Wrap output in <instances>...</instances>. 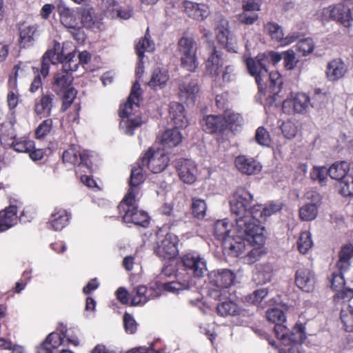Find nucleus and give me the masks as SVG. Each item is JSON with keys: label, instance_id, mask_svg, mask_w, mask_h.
I'll use <instances>...</instances> for the list:
<instances>
[{"label": "nucleus", "instance_id": "nucleus-1", "mask_svg": "<svg viewBox=\"0 0 353 353\" xmlns=\"http://www.w3.org/2000/svg\"><path fill=\"white\" fill-rule=\"evenodd\" d=\"M283 59V53L269 52L255 59L245 58L244 61L249 73L255 78L260 98L265 106H276L277 97L281 90L283 79L278 72H268L270 63L276 65Z\"/></svg>", "mask_w": 353, "mask_h": 353}, {"label": "nucleus", "instance_id": "nucleus-2", "mask_svg": "<svg viewBox=\"0 0 353 353\" xmlns=\"http://www.w3.org/2000/svg\"><path fill=\"white\" fill-rule=\"evenodd\" d=\"M253 195L245 188L239 187L234 193L230 201V210L232 214L236 216V229L240 234L248 232L251 229L255 233L254 239L257 243H262V225L259 220L254 219L252 213Z\"/></svg>", "mask_w": 353, "mask_h": 353}, {"label": "nucleus", "instance_id": "nucleus-3", "mask_svg": "<svg viewBox=\"0 0 353 353\" xmlns=\"http://www.w3.org/2000/svg\"><path fill=\"white\" fill-rule=\"evenodd\" d=\"M171 275V270L163 269L159 276V280L151 283L148 289L145 285H139L131 292V305L133 306L142 305L149 300L159 297L164 291L172 293H179L181 290H188L192 285L188 278L183 279L181 275L177 276V281L164 282L162 280L167 276Z\"/></svg>", "mask_w": 353, "mask_h": 353}, {"label": "nucleus", "instance_id": "nucleus-4", "mask_svg": "<svg viewBox=\"0 0 353 353\" xmlns=\"http://www.w3.org/2000/svg\"><path fill=\"white\" fill-rule=\"evenodd\" d=\"M141 92L139 83L135 81L131 90L128 101L121 107L119 116L121 119L119 127L121 130L127 135H132L134 129L141 126L143 123L139 117H132L134 106L139 107Z\"/></svg>", "mask_w": 353, "mask_h": 353}, {"label": "nucleus", "instance_id": "nucleus-5", "mask_svg": "<svg viewBox=\"0 0 353 353\" xmlns=\"http://www.w3.org/2000/svg\"><path fill=\"white\" fill-rule=\"evenodd\" d=\"M228 221L226 219L219 220L214 224V234L218 239L223 241L224 248L228 250V254L239 256L245 249V243L236 229V223L232 230L228 229Z\"/></svg>", "mask_w": 353, "mask_h": 353}, {"label": "nucleus", "instance_id": "nucleus-6", "mask_svg": "<svg viewBox=\"0 0 353 353\" xmlns=\"http://www.w3.org/2000/svg\"><path fill=\"white\" fill-rule=\"evenodd\" d=\"M267 319L275 324L274 333L279 341L283 343L290 341H301L305 338V327L302 324L296 325L292 331L283 325L286 316L283 310L274 307L266 312Z\"/></svg>", "mask_w": 353, "mask_h": 353}, {"label": "nucleus", "instance_id": "nucleus-7", "mask_svg": "<svg viewBox=\"0 0 353 353\" xmlns=\"http://www.w3.org/2000/svg\"><path fill=\"white\" fill-rule=\"evenodd\" d=\"M170 117L175 128L167 130L162 134L161 142L166 148L176 147L181 143L183 136L179 128H185L188 125L184 107L179 103L172 102L170 104Z\"/></svg>", "mask_w": 353, "mask_h": 353}, {"label": "nucleus", "instance_id": "nucleus-8", "mask_svg": "<svg viewBox=\"0 0 353 353\" xmlns=\"http://www.w3.org/2000/svg\"><path fill=\"white\" fill-rule=\"evenodd\" d=\"M138 197L125 196L118 205L120 213L124 212L123 221L128 224L146 227L149 223L148 214L137 208Z\"/></svg>", "mask_w": 353, "mask_h": 353}, {"label": "nucleus", "instance_id": "nucleus-9", "mask_svg": "<svg viewBox=\"0 0 353 353\" xmlns=\"http://www.w3.org/2000/svg\"><path fill=\"white\" fill-rule=\"evenodd\" d=\"M181 260L187 273L185 275L181 273L177 274L175 281H177L178 275H181L183 279L188 278L192 283V285L188 288L190 289L194 285V283L190 274H191L196 277H203L208 272L207 261L204 257L196 252L186 253L181 257Z\"/></svg>", "mask_w": 353, "mask_h": 353}, {"label": "nucleus", "instance_id": "nucleus-10", "mask_svg": "<svg viewBox=\"0 0 353 353\" xmlns=\"http://www.w3.org/2000/svg\"><path fill=\"white\" fill-rule=\"evenodd\" d=\"M234 272L228 269L210 272L209 295L214 299H220L223 294L227 293V288L234 283Z\"/></svg>", "mask_w": 353, "mask_h": 353}, {"label": "nucleus", "instance_id": "nucleus-11", "mask_svg": "<svg viewBox=\"0 0 353 353\" xmlns=\"http://www.w3.org/2000/svg\"><path fill=\"white\" fill-rule=\"evenodd\" d=\"M57 11L60 21L79 43H82L85 39V34L79 26L77 18L78 13L73 9L68 8L65 3L60 1L57 4Z\"/></svg>", "mask_w": 353, "mask_h": 353}, {"label": "nucleus", "instance_id": "nucleus-12", "mask_svg": "<svg viewBox=\"0 0 353 353\" xmlns=\"http://www.w3.org/2000/svg\"><path fill=\"white\" fill-rule=\"evenodd\" d=\"M196 50V43L192 37L183 36L179 40L178 51L181 65L190 72H194L199 65Z\"/></svg>", "mask_w": 353, "mask_h": 353}, {"label": "nucleus", "instance_id": "nucleus-13", "mask_svg": "<svg viewBox=\"0 0 353 353\" xmlns=\"http://www.w3.org/2000/svg\"><path fill=\"white\" fill-rule=\"evenodd\" d=\"M61 49L59 43H54L53 49L47 50L43 56L41 69H36L34 72L36 76L32 81L30 91L32 93L36 92L42 87L41 76L45 78L48 75L50 66L51 64H55L59 61V50Z\"/></svg>", "mask_w": 353, "mask_h": 353}, {"label": "nucleus", "instance_id": "nucleus-14", "mask_svg": "<svg viewBox=\"0 0 353 353\" xmlns=\"http://www.w3.org/2000/svg\"><path fill=\"white\" fill-rule=\"evenodd\" d=\"M319 104L315 101L310 102V97L305 93L292 94L283 101L282 108L285 113L291 114L297 113L303 114L306 113L310 107L317 108Z\"/></svg>", "mask_w": 353, "mask_h": 353}, {"label": "nucleus", "instance_id": "nucleus-15", "mask_svg": "<svg viewBox=\"0 0 353 353\" xmlns=\"http://www.w3.org/2000/svg\"><path fill=\"white\" fill-rule=\"evenodd\" d=\"M64 339L68 344L77 346L79 344V340L75 336H68L65 332H52L46 340L37 349V353H53L52 351L64 343Z\"/></svg>", "mask_w": 353, "mask_h": 353}, {"label": "nucleus", "instance_id": "nucleus-16", "mask_svg": "<svg viewBox=\"0 0 353 353\" xmlns=\"http://www.w3.org/2000/svg\"><path fill=\"white\" fill-rule=\"evenodd\" d=\"M169 157L163 150L149 149L141 159V164L153 173L163 171L168 164Z\"/></svg>", "mask_w": 353, "mask_h": 353}, {"label": "nucleus", "instance_id": "nucleus-17", "mask_svg": "<svg viewBox=\"0 0 353 353\" xmlns=\"http://www.w3.org/2000/svg\"><path fill=\"white\" fill-rule=\"evenodd\" d=\"M264 227L262 225L261 235L263 238L262 243H259L255 241L254 235L255 232L254 230L251 229V230L248 232H245V234H240L243 235V240L245 243V249L243 252V253L250 247H252L253 248L248 252V254L244 257V261L245 263L248 264H252L258 261L262 254H263V245L265 243V236L263 234Z\"/></svg>", "mask_w": 353, "mask_h": 353}, {"label": "nucleus", "instance_id": "nucleus-18", "mask_svg": "<svg viewBox=\"0 0 353 353\" xmlns=\"http://www.w3.org/2000/svg\"><path fill=\"white\" fill-rule=\"evenodd\" d=\"M92 155L88 151L80 152L77 147L71 146L65 150L62 154L63 163L71 165H78L85 167L90 170L92 166L91 158Z\"/></svg>", "mask_w": 353, "mask_h": 353}, {"label": "nucleus", "instance_id": "nucleus-19", "mask_svg": "<svg viewBox=\"0 0 353 353\" xmlns=\"http://www.w3.org/2000/svg\"><path fill=\"white\" fill-rule=\"evenodd\" d=\"M350 4H353V0H350L347 4L339 3L330 6L325 12L333 20L340 22L345 27H348L352 20Z\"/></svg>", "mask_w": 353, "mask_h": 353}, {"label": "nucleus", "instance_id": "nucleus-20", "mask_svg": "<svg viewBox=\"0 0 353 353\" xmlns=\"http://www.w3.org/2000/svg\"><path fill=\"white\" fill-rule=\"evenodd\" d=\"M175 167L180 179L183 183L192 184L196 181L198 172L194 161L191 159H181L176 162Z\"/></svg>", "mask_w": 353, "mask_h": 353}, {"label": "nucleus", "instance_id": "nucleus-21", "mask_svg": "<svg viewBox=\"0 0 353 353\" xmlns=\"http://www.w3.org/2000/svg\"><path fill=\"white\" fill-rule=\"evenodd\" d=\"M178 237L172 233L166 234L155 250L156 254L162 259H172L178 254Z\"/></svg>", "mask_w": 353, "mask_h": 353}, {"label": "nucleus", "instance_id": "nucleus-22", "mask_svg": "<svg viewBox=\"0 0 353 353\" xmlns=\"http://www.w3.org/2000/svg\"><path fill=\"white\" fill-rule=\"evenodd\" d=\"M208 53L205 61L206 73L212 77L217 78L223 65V53L213 45H209Z\"/></svg>", "mask_w": 353, "mask_h": 353}, {"label": "nucleus", "instance_id": "nucleus-23", "mask_svg": "<svg viewBox=\"0 0 353 353\" xmlns=\"http://www.w3.org/2000/svg\"><path fill=\"white\" fill-rule=\"evenodd\" d=\"M254 331L259 336L268 341L269 344L276 350H277L278 353H301L300 350L301 345L299 343H302L305 339V338L301 341H292L289 343H283L281 341H279L280 344L278 345L275 341L270 340L268 334H266L263 330L256 329Z\"/></svg>", "mask_w": 353, "mask_h": 353}, {"label": "nucleus", "instance_id": "nucleus-24", "mask_svg": "<svg viewBox=\"0 0 353 353\" xmlns=\"http://www.w3.org/2000/svg\"><path fill=\"white\" fill-rule=\"evenodd\" d=\"M295 283L301 290L310 292L314 288L315 274L307 268H301L297 270L295 274Z\"/></svg>", "mask_w": 353, "mask_h": 353}, {"label": "nucleus", "instance_id": "nucleus-25", "mask_svg": "<svg viewBox=\"0 0 353 353\" xmlns=\"http://www.w3.org/2000/svg\"><path fill=\"white\" fill-rule=\"evenodd\" d=\"M235 166L243 174L252 175L259 173L262 166L261 163L252 157L240 155L235 159Z\"/></svg>", "mask_w": 353, "mask_h": 353}, {"label": "nucleus", "instance_id": "nucleus-26", "mask_svg": "<svg viewBox=\"0 0 353 353\" xmlns=\"http://www.w3.org/2000/svg\"><path fill=\"white\" fill-rule=\"evenodd\" d=\"M54 103V94L50 92L43 93L40 97L35 99L34 108L35 114L46 117L50 116Z\"/></svg>", "mask_w": 353, "mask_h": 353}, {"label": "nucleus", "instance_id": "nucleus-27", "mask_svg": "<svg viewBox=\"0 0 353 353\" xmlns=\"http://www.w3.org/2000/svg\"><path fill=\"white\" fill-rule=\"evenodd\" d=\"M141 161L137 163V166H134L131 170L130 180L129 182L130 188L125 196L139 197V185L144 181L143 174V168Z\"/></svg>", "mask_w": 353, "mask_h": 353}, {"label": "nucleus", "instance_id": "nucleus-28", "mask_svg": "<svg viewBox=\"0 0 353 353\" xmlns=\"http://www.w3.org/2000/svg\"><path fill=\"white\" fill-rule=\"evenodd\" d=\"M182 10L190 17L196 20H203L210 14V10L205 4H199L189 1H184L182 3Z\"/></svg>", "mask_w": 353, "mask_h": 353}, {"label": "nucleus", "instance_id": "nucleus-29", "mask_svg": "<svg viewBox=\"0 0 353 353\" xmlns=\"http://www.w3.org/2000/svg\"><path fill=\"white\" fill-rule=\"evenodd\" d=\"M224 117L221 115H208L201 121L203 130L207 133L222 132L225 130Z\"/></svg>", "mask_w": 353, "mask_h": 353}, {"label": "nucleus", "instance_id": "nucleus-30", "mask_svg": "<svg viewBox=\"0 0 353 353\" xmlns=\"http://www.w3.org/2000/svg\"><path fill=\"white\" fill-rule=\"evenodd\" d=\"M199 88L196 80L185 81L179 87V97L187 104H194Z\"/></svg>", "mask_w": 353, "mask_h": 353}, {"label": "nucleus", "instance_id": "nucleus-31", "mask_svg": "<svg viewBox=\"0 0 353 353\" xmlns=\"http://www.w3.org/2000/svg\"><path fill=\"white\" fill-rule=\"evenodd\" d=\"M72 81L73 77L71 73L62 69L54 74L52 82V89L57 94H60L71 87Z\"/></svg>", "mask_w": 353, "mask_h": 353}, {"label": "nucleus", "instance_id": "nucleus-32", "mask_svg": "<svg viewBox=\"0 0 353 353\" xmlns=\"http://www.w3.org/2000/svg\"><path fill=\"white\" fill-rule=\"evenodd\" d=\"M70 214L64 209L55 208L49 219V227L54 231H60L68 223Z\"/></svg>", "mask_w": 353, "mask_h": 353}, {"label": "nucleus", "instance_id": "nucleus-33", "mask_svg": "<svg viewBox=\"0 0 353 353\" xmlns=\"http://www.w3.org/2000/svg\"><path fill=\"white\" fill-rule=\"evenodd\" d=\"M17 207L9 206L0 212V232H5L17 223Z\"/></svg>", "mask_w": 353, "mask_h": 353}, {"label": "nucleus", "instance_id": "nucleus-34", "mask_svg": "<svg viewBox=\"0 0 353 353\" xmlns=\"http://www.w3.org/2000/svg\"><path fill=\"white\" fill-rule=\"evenodd\" d=\"M347 70V66L341 59H334L327 64L326 75L330 81H335L342 78Z\"/></svg>", "mask_w": 353, "mask_h": 353}, {"label": "nucleus", "instance_id": "nucleus-35", "mask_svg": "<svg viewBox=\"0 0 353 353\" xmlns=\"http://www.w3.org/2000/svg\"><path fill=\"white\" fill-rule=\"evenodd\" d=\"M352 163L349 161H342L334 163L328 169L329 176L334 180H344L347 176H350Z\"/></svg>", "mask_w": 353, "mask_h": 353}, {"label": "nucleus", "instance_id": "nucleus-36", "mask_svg": "<svg viewBox=\"0 0 353 353\" xmlns=\"http://www.w3.org/2000/svg\"><path fill=\"white\" fill-rule=\"evenodd\" d=\"M37 31V26L36 24L27 23L20 24L19 28L20 45L24 48L30 46L34 41Z\"/></svg>", "mask_w": 353, "mask_h": 353}, {"label": "nucleus", "instance_id": "nucleus-37", "mask_svg": "<svg viewBox=\"0 0 353 353\" xmlns=\"http://www.w3.org/2000/svg\"><path fill=\"white\" fill-rule=\"evenodd\" d=\"M30 68L34 71L36 70V68L31 67L28 63L20 62L16 64L9 76L8 88L16 89L17 88V79L24 77L30 72Z\"/></svg>", "mask_w": 353, "mask_h": 353}, {"label": "nucleus", "instance_id": "nucleus-38", "mask_svg": "<svg viewBox=\"0 0 353 353\" xmlns=\"http://www.w3.org/2000/svg\"><path fill=\"white\" fill-rule=\"evenodd\" d=\"M273 276V268L270 263L257 264L253 275L254 281L258 285L270 282Z\"/></svg>", "mask_w": 353, "mask_h": 353}, {"label": "nucleus", "instance_id": "nucleus-39", "mask_svg": "<svg viewBox=\"0 0 353 353\" xmlns=\"http://www.w3.org/2000/svg\"><path fill=\"white\" fill-rule=\"evenodd\" d=\"M281 208L282 205L280 202H270L263 207L261 205L254 206L252 213L254 219L259 220V217H268L281 210Z\"/></svg>", "mask_w": 353, "mask_h": 353}, {"label": "nucleus", "instance_id": "nucleus-40", "mask_svg": "<svg viewBox=\"0 0 353 353\" xmlns=\"http://www.w3.org/2000/svg\"><path fill=\"white\" fill-rule=\"evenodd\" d=\"M81 23L86 28L93 30H100L102 26L101 19L97 17L92 10L84 9L81 12Z\"/></svg>", "mask_w": 353, "mask_h": 353}, {"label": "nucleus", "instance_id": "nucleus-41", "mask_svg": "<svg viewBox=\"0 0 353 353\" xmlns=\"http://www.w3.org/2000/svg\"><path fill=\"white\" fill-rule=\"evenodd\" d=\"M353 256V246L346 245L343 246L339 252V259L336 263L339 270L347 271L350 266V259Z\"/></svg>", "mask_w": 353, "mask_h": 353}, {"label": "nucleus", "instance_id": "nucleus-42", "mask_svg": "<svg viewBox=\"0 0 353 353\" xmlns=\"http://www.w3.org/2000/svg\"><path fill=\"white\" fill-rule=\"evenodd\" d=\"M154 50V43L150 40L149 28H147L146 33L143 38L139 40L136 45V51L139 59H143L144 52H152Z\"/></svg>", "mask_w": 353, "mask_h": 353}, {"label": "nucleus", "instance_id": "nucleus-43", "mask_svg": "<svg viewBox=\"0 0 353 353\" xmlns=\"http://www.w3.org/2000/svg\"><path fill=\"white\" fill-rule=\"evenodd\" d=\"M169 79L168 72L164 69H154L148 84L150 87L163 88Z\"/></svg>", "mask_w": 353, "mask_h": 353}, {"label": "nucleus", "instance_id": "nucleus-44", "mask_svg": "<svg viewBox=\"0 0 353 353\" xmlns=\"http://www.w3.org/2000/svg\"><path fill=\"white\" fill-rule=\"evenodd\" d=\"M222 117H224L226 123L225 129L230 128L231 130L235 131L236 127L241 125L243 123L242 117L239 114L230 110L225 111Z\"/></svg>", "mask_w": 353, "mask_h": 353}, {"label": "nucleus", "instance_id": "nucleus-45", "mask_svg": "<svg viewBox=\"0 0 353 353\" xmlns=\"http://www.w3.org/2000/svg\"><path fill=\"white\" fill-rule=\"evenodd\" d=\"M340 319L347 332H353V307L345 305L341 309Z\"/></svg>", "mask_w": 353, "mask_h": 353}, {"label": "nucleus", "instance_id": "nucleus-46", "mask_svg": "<svg viewBox=\"0 0 353 353\" xmlns=\"http://www.w3.org/2000/svg\"><path fill=\"white\" fill-rule=\"evenodd\" d=\"M313 241L312 235L310 232L304 231L300 234L297 241V248L301 254H307V252L312 248Z\"/></svg>", "mask_w": 353, "mask_h": 353}, {"label": "nucleus", "instance_id": "nucleus-47", "mask_svg": "<svg viewBox=\"0 0 353 353\" xmlns=\"http://www.w3.org/2000/svg\"><path fill=\"white\" fill-rule=\"evenodd\" d=\"M218 313L223 316H234L239 314L240 308L233 301H227L219 304L216 307Z\"/></svg>", "mask_w": 353, "mask_h": 353}, {"label": "nucleus", "instance_id": "nucleus-48", "mask_svg": "<svg viewBox=\"0 0 353 353\" xmlns=\"http://www.w3.org/2000/svg\"><path fill=\"white\" fill-rule=\"evenodd\" d=\"M329 175L328 169L325 166H314L310 172V178L321 185L326 184Z\"/></svg>", "mask_w": 353, "mask_h": 353}, {"label": "nucleus", "instance_id": "nucleus-49", "mask_svg": "<svg viewBox=\"0 0 353 353\" xmlns=\"http://www.w3.org/2000/svg\"><path fill=\"white\" fill-rule=\"evenodd\" d=\"M318 209L315 204L306 203L299 209V216L303 221H312L317 216Z\"/></svg>", "mask_w": 353, "mask_h": 353}, {"label": "nucleus", "instance_id": "nucleus-50", "mask_svg": "<svg viewBox=\"0 0 353 353\" xmlns=\"http://www.w3.org/2000/svg\"><path fill=\"white\" fill-rule=\"evenodd\" d=\"M268 290L266 288H262L254 290L252 293L245 296V301L249 304L257 305L261 303L267 297Z\"/></svg>", "mask_w": 353, "mask_h": 353}, {"label": "nucleus", "instance_id": "nucleus-51", "mask_svg": "<svg viewBox=\"0 0 353 353\" xmlns=\"http://www.w3.org/2000/svg\"><path fill=\"white\" fill-rule=\"evenodd\" d=\"M280 128L283 137L288 139L294 138L299 131L297 125L292 120H288L283 122Z\"/></svg>", "mask_w": 353, "mask_h": 353}, {"label": "nucleus", "instance_id": "nucleus-52", "mask_svg": "<svg viewBox=\"0 0 353 353\" xmlns=\"http://www.w3.org/2000/svg\"><path fill=\"white\" fill-rule=\"evenodd\" d=\"M119 8V5L114 0L101 1V9L108 17L116 18V13Z\"/></svg>", "mask_w": 353, "mask_h": 353}, {"label": "nucleus", "instance_id": "nucleus-53", "mask_svg": "<svg viewBox=\"0 0 353 353\" xmlns=\"http://www.w3.org/2000/svg\"><path fill=\"white\" fill-rule=\"evenodd\" d=\"M254 139L256 142L261 146L268 147L272 142L269 132L262 126L256 129Z\"/></svg>", "mask_w": 353, "mask_h": 353}, {"label": "nucleus", "instance_id": "nucleus-54", "mask_svg": "<svg viewBox=\"0 0 353 353\" xmlns=\"http://www.w3.org/2000/svg\"><path fill=\"white\" fill-rule=\"evenodd\" d=\"M63 66L62 69L66 72H74L77 70L79 62L77 58L75 57L74 52L69 53L63 60L61 61Z\"/></svg>", "mask_w": 353, "mask_h": 353}, {"label": "nucleus", "instance_id": "nucleus-55", "mask_svg": "<svg viewBox=\"0 0 353 353\" xmlns=\"http://www.w3.org/2000/svg\"><path fill=\"white\" fill-rule=\"evenodd\" d=\"M265 30L273 40L280 43L284 36L282 28L276 23L269 22L265 26Z\"/></svg>", "mask_w": 353, "mask_h": 353}, {"label": "nucleus", "instance_id": "nucleus-56", "mask_svg": "<svg viewBox=\"0 0 353 353\" xmlns=\"http://www.w3.org/2000/svg\"><path fill=\"white\" fill-rule=\"evenodd\" d=\"M192 213L198 219H203L205 215L207 205L204 200L194 198L192 203Z\"/></svg>", "mask_w": 353, "mask_h": 353}, {"label": "nucleus", "instance_id": "nucleus-57", "mask_svg": "<svg viewBox=\"0 0 353 353\" xmlns=\"http://www.w3.org/2000/svg\"><path fill=\"white\" fill-rule=\"evenodd\" d=\"M77 93V90L72 87L68 88L61 93L63 94V104L61 107L62 111L65 112L70 106L76 98Z\"/></svg>", "mask_w": 353, "mask_h": 353}, {"label": "nucleus", "instance_id": "nucleus-58", "mask_svg": "<svg viewBox=\"0 0 353 353\" xmlns=\"http://www.w3.org/2000/svg\"><path fill=\"white\" fill-rule=\"evenodd\" d=\"M283 59L284 67L288 70H293L298 60L296 59V55L292 50H288L283 52Z\"/></svg>", "mask_w": 353, "mask_h": 353}, {"label": "nucleus", "instance_id": "nucleus-59", "mask_svg": "<svg viewBox=\"0 0 353 353\" xmlns=\"http://www.w3.org/2000/svg\"><path fill=\"white\" fill-rule=\"evenodd\" d=\"M14 150L18 152H28L34 149V144L31 140L23 139L19 141H12L11 143Z\"/></svg>", "mask_w": 353, "mask_h": 353}, {"label": "nucleus", "instance_id": "nucleus-60", "mask_svg": "<svg viewBox=\"0 0 353 353\" xmlns=\"http://www.w3.org/2000/svg\"><path fill=\"white\" fill-rule=\"evenodd\" d=\"M52 128V120L47 119L43 121L35 131L37 138L42 139L50 133Z\"/></svg>", "mask_w": 353, "mask_h": 353}, {"label": "nucleus", "instance_id": "nucleus-61", "mask_svg": "<svg viewBox=\"0 0 353 353\" xmlns=\"http://www.w3.org/2000/svg\"><path fill=\"white\" fill-rule=\"evenodd\" d=\"M341 194L343 196H353V176L350 174L341 182Z\"/></svg>", "mask_w": 353, "mask_h": 353}, {"label": "nucleus", "instance_id": "nucleus-62", "mask_svg": "<svg viewBox=\"0 0 353 353\" xmlns=\"http://www.w3.org/2000/svg\"><path fill=\"white\" fill-rule=\"evenodd\" d=\"M296 50L302 52L303 55L311 53L314 48V41L310 38H306L299 41L296 44Z\"/></svg>", "mask_w": 353, "mask_h": 353}, {"label": "nucleus", "instance_id": "nucleus-63", "mask_svg": "<svg viewBox=\"0 0 353 353\" xmlns=\"http://www.w3.org/2000/svg\"><path fill=\"white\" fill-rule=\"evenodd\" d=\"M339 270V272H334L332 273L330 279L331 288L336 292L343 288L345 285V280L343 275V272L345 271Z\"/></svg>", "mask_w": 353, "mask_h": 353}, {"label": "nucleus", "instance_id": "nucleus-64", "mask_svg": "<svg viewBox=\"0 0 353 353\" xmlns=\"http://www.w3.org/2000/svg\"><path fill=\"white\" fill-rule=\"evenodd\" d=\"M352 298L353 290L343 287L336 292V294L334 296V300L336 303H339L340 301L345 302L349 301Z\"/></svg>", "mask_w": 353, "mask_h": 353}]
</instances>
